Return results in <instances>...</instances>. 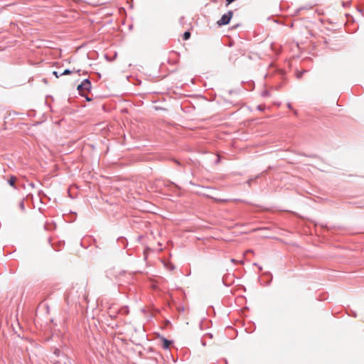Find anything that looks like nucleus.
Wrapping results in <instances>:
<instances>
[{
	"label": "nucleus",
	"mask_w": 364,
	"mask_h": 364,
	"mask_svg": "<svg viewBox=\"0 0 364 364\" xmlns=\"http://www.w3.org/2000/svg\"><path fill=\"white\" fill-rule=\"evenodd\" d=\"M92 87L91 82L89 79L84 80L78 86L77 90L81 96L84 97L87 101H90L91 98L88 97V92Z\"/></svg>",
	"instance_id": "nucleus-1"
},
{
	"label": "nucleus",
	"mask_w": 364,
	"mask_h": 364,
	"mask_svg": "<svg viewBox=\"0 0 364 364\" xmlns=\"http://www.w3.org/2000/svg\"><path fill=\"white\" fill-rule=\"evenodd\" d=\"M233 15V12L232 11H228L226 14H224L220 20L218 21L217 23L218 26H225L230 23Z\"/></svg>",
	"instance_id": "nucleus-2"
},
{
	"label": "nucleus",
	"mask_w": 364,
	"mask_h": 364,
	"mask_svg": "<svg viewBox=\"0 0 364 364\" xmlns=\"http://www.w3.org/2000/svg\"><path fill=\"white\" fill-rule=\"evenodd\" d=\"M206 161L210 164L216 165L220 161V156L218 154L206 151Z\"/></svg>",
	"instance_id": "nucleus-3"
},
{
	"label": "nucleus",
	"mask_w": 364,
	"mask_h": 364,
	"mask_svg": "<svg viewBox=\"0 0 364 364\" xmlns=\"http://www.w3.org/2000/svg\"><path fill=\"white\" fill-rule=\"evenodd\" d=\"M162 341H163V348L165 349L168 348L170 345L171 344V341H170L169 340H167L164 338L162 339Z\"/></svg>",
	"instance_id": "nucleus-4"
},
{
	"label": "nucleus",
	"mask_w": 364,
	"mask_h": 364,
	"mask_svg": "<svg viewBox=\"0 0 364 364\" xmlns=\"http://www.w3.org/2000/svg\"><path fill=\"white\" fill-rule=\"evenodd\" d=\"M16 181V178L14 176H11L10 177V178L8 180V183L11 186L15 187Z\"/></svg>",
	"instance_id": "nucleus-5"
},
{
	"label": "nucleus",
	"mask_w": 364,
	"mask_h": 364,
	"mask_svg": "<svg viewBox=\"0 0 364 364\" xmlns=\"http://www.w3.org/2000/svg\"><path fill=\"white\" fill-rule=\"evenodd\" d=\"M190 36H191V33H190L188 31H186V32L183 33V39L184 41H186V40H188V39L190 38Z\"/></svg>",
	"instance_id": "nucleus-6"
},
{
	"label": "nucleus",
	"mask_w": 364,
	"mask_h": 364,
	"mask_svg": "<svg viewBox=\"0 0 364 364\" xmlns=\"http://www.w3.org/2000/svg\"><path fill=\"white\" fill-rule=\"evenodd\" d=\"M18 206L20 208V209L23 211L25 210V204H24V200H21L20 202H19V204H18Z\"/></svg>",
	"instance_id": "nucleus-7"
},
{
	"label": "nucleus",
	"mask_w": 364,
	"mask_h": 364,
	"mask_svg": "<svg viewBox=\"0 0 364 364\" xmlns=\"http://www.w3.org/2000/svg\"><path fill=\"white\" fill-rule=\"evenodd\" d=\"M73 71L70 70L69 69H66L63 71V73H60V75H69L72 73Z\"/></svg>",
	"instance_id": "nucleus-8"
},
{
	"label": "nucleus",
	"mask_w": 364,
	"mask_h": 364,
	"mask_svg": "<svg viewBox=\"0 0 364 364\" xmlns=\"http://www.w3.org/2000/svg\"><path fill=\"white\" fill-rule=\"evenodd\" d=\"M311 9V6H309L300 7L299 9H297L296 12H299L300 11H301L303 9Z\"/></svg>",
	"instance_id": "nucleus-9"
},
{
	"label": "nucleus",
	"mask_w": 364,
	"mask_h": 364,
	"mask_svg": "<svg viewBox=\"0 0 364 364\" xmlns=\"http://www.w3.org/2000/svg\"><path fill=\"white\" fill-rule=\"evenodd\" d=\"M67 299H70L71 300H73V297L72 296V291H70L67 294Z\"/></svg>",
	"instance_id": "nucleus-10"
},
{
	"label": "nucleus",
	"mask_w": 364,
	"mask_h": 364,
	"mask_svg": "<svg viewBox=\"0 0 364 364\" xmlns=\"http://www.w3.org/2000/svg\"><path fill=\"white\" fill-rule=\"evenodd\" d=\"M232 263H235V264H239V263H242V260H240V261H237L235 259H231L230 260Z\"/></svg>",
	"instance_id": "nucleus-11"
},
{
	"label": "nucleus",
	"mask_w": 364,
	"mask_h": 364,
	"mask_svg": "<svg viewBox=\"0 0 364 364\" xmlns=\"http://www.w3.org/2000/svg\"><path fill=\"white\" fill-rule=\"evenodd\" d=\"M183 20H184V17H183V16L181 17V18H180V23H181L183 26V23H184V21H183Z\"/></svg>",
	"instance_id": "nucleus-12"
},
{
	"label": "nucleus",
	"mask_w": 364,
	"mask_h": 364,
	"mask_svg": "<svg viewBox=\"0 0 364 364\" xmlns=\"http://www.w3.org/2000/svg\"><path fill=\"white\" fill-rule=\"evenodd\" d=\"M53 73L56 77H59L60 76L57 71H54Z\"/></svg>",
	"instance_id": "nucleus-13"
},
{
	"label": "nucleus",
	"mask_w": 364,
	"mask_h": 364,
	"mask_svg": "<svg viewBox=\"0 0 364 364\" xmlns=\"http://www.w3.org/2000/svg\"><path fill=\"white\" fill-rule=\"evenodd\" d=\"M235 1V0H226V4H227V5H229Z\"/></svg>",
	"instance_id": "nucleus-14"
},
{
	"label": "nucleus",
	"mask_w": 364,
	"mask_h": 364,
	"mask_svg": "<svg viewBox=\"0 0 364 364\" xmlns=\"http://www.w3.org/2000/svg\"><path fill=\"white\" fill-rule=\"evenodd\" d=\"M206 336H209L210 338H212L213 337V336L211 333H206Z\"/></svg>",
	"instance_id": "nucleus-15"
},
{
	"label": "nucleus",
	"mask_w": 364,
	"mask_h": 364,
	"mask_svg": "<svg viewBox=\"0 0 364 364\" xmlns=\"http://www.w3.org/2000/svg\"><path fill=\"white\" fill-rule=\"evenodd\" d=\"M109 316H110L111 317H115V316H116V315H115V314H112L111 311H109Z\"/></svg>",
	"instance_id": "nucleus-16"
},
{
	"label": "nucleus",
	"mask_w": 364,
	"mask_h": 364,
	"mask_svg": "<svg viewBox=\"0 0 364 364\" xmlns=\"http://www.w3.org/2000/svg\"><path fill=\"white\" fill-rule=\"evenodd\" d=\"M252 181H253V179H252V178L249 179V180L247 181V183L250 186L251 182H252Z\"/></svg>",
	"instance_id": "nucleus-17"
},
{
	"label": "nucleus",
	"mask_w": 364,
	"mask_h": 364,
	"mask_svg": "<svg viewBox=\"0 0 364 364\" xmlns=\"http://www.w3.org/2000/svg\"><path fill=\"white\" fill-rule=\"evenodd\" d=\"M200 330H203V321H201V322L200 323Z\"/></svg>",
	"instance_id": "nucleus-18"
},
{
	"label": "nucleus",
	"mask_w": 364,
	"mask_h": 364,
	"mask_svg": "<svg viewBox=\"0 0 364 364\" xmlns=\"http://www.w3.org/2000/svg\"><path fill=\"white\" fill-rule=\"evenodd\" d=\"M55 353L57 355H59V353H60V350H55Z\"/></svg>",
	"instance_id": "nucleus-19"
},
{
	"label": "nucleus",
	"mask_w": 364,
	"mask_h": 364,
	"mask_svg": "<svg viewBox=\"0 0 364 364\" xmlns=\"http://www.w3.org/2000/svg\"><path fill=\"white\" fill-rule=\"evenodd\" d=\"M287 107H288V108H289V109H291V108H292V107H291V105L290 103H289V104L287 105Z\"/></svg>",
	"instance_id": "nucleus-20"
},
{
	"label": "nucleus",
	"mask_w": 364,
	"mask_h": 364,
	"mask_svg": "<svg viewBox=\"0 0 364 364\" xmlns=\"http://www.w3.org/2000/svg\"><path fill=\"white\" fill-rule=\"evenodd\" d=\"M268 95V92L267 91L263 92V96H265V95Z\"/></svg>",
	"instance_id": "nucleus-21"
},
{
	"label": "nucleus",
	"mask_w": 364,
	"mask_h": 364,
	"mask_svg": "<svg viewBox=\"0 0 364 364\" xmlns=\"http://www.w3.org/2000/svg\"><path fill=\"white\" fill-rule=\"evenodd\" d=\"M302 73H300L299 75H298V76H297V77H298L299 78V77H301V76L302 75Z\"/></svg>",
	"instance_id": "nucleus-22"
},
{
	"label": "nucleus",
	"mask_w": 364,
	"mask_h": 364,
	"mask_svg": "<svg viewBox=\"0 0 364 364\" xmlns=\"http://www.w3.org/2000/svg\"><path fill=\"white\" fill-rule=\"evenodd\" d=\"M302 73H300L299 75H298V76H297V77H298L299 78V77H301V76L302 75Z\"/></svg>",
	"instance_id": "nucleus-23"
},
{
	"label": "nucleus",
	"mask_w": 364,
	"mask_h": 364,
	"mask_svg": "<svg viewBox=\"0 0 364 364\" xmlns=\"http://www.w3.org/2000/svg\"><path fill=\"white\" fill-rule=\"evenodd\" d=\"M205 326H206V328H208V321H206Z\"/></svg>",
	"instance_id": "nucleus-24"
},
{
	"label": "nucleus",
	"mask_w": 364,
	"mask_h": 364,
	"mask_svg": "<svg viewBox=\"0 0 364 364\" xmlns=\"http://www.w3.org/2000/svg\"><path fill=\"white\" fill-rule=\"evenodd\" d=\"M202 345L205 346V342L204 341H202Z\"/></svg>",
	"instance_id": "nucleus-25"
},
{
	"label": "nucleus",
	"mask_w": 364,
	"mask_h": 364,
	"mask_svg": "<svg viewBox=\"0 0 364 364\" xmlns=\"http://www.w3.org/2000/svg\"><path fill=\"white\" fill-rule=\"evenodd\" d=\"M230 94H232L233 92L232 90H230Z\"/></svg>",
	"instance_id": "nucleus-26"
}]
</instances>
